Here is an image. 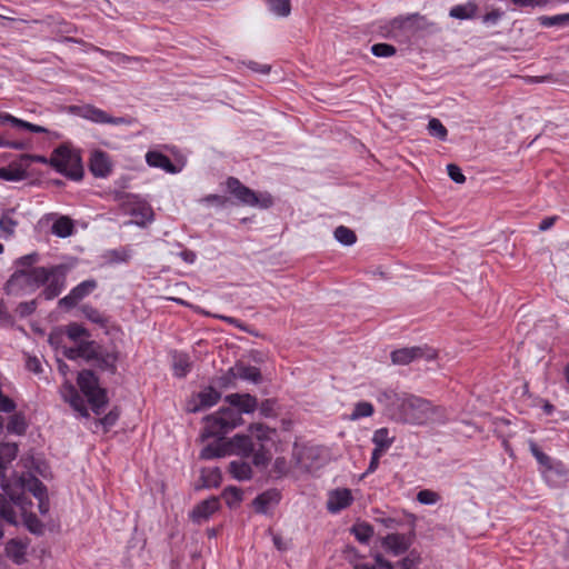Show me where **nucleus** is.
Wrapping results in <instances>:
<instances>
[{"mask_svg":"<svg viewBox=\"0 0 569 569\" xmlns=\"http://www.w3.org/2000/svg\"><path fill=\"white\" fill-rule=\"evenodd\" d=\"M252 462L256 467L263 468L268 465L271 456L261 445L257 451H253Z\"/></svg>","mask_w":569,"mask_h":569,"instance_id":"49","label":"nucleus"},{"mask_svg":"<svg viewBox=\"0 0 569 569\" xmlns=\"http://www.w3.org/2000/svg\"><path fill=\"white\" fill-rule=\"evenodd\" d=\"M221 398V393L213 387H207L198 392L194 398L188 403L189 412H198L204 408L214 406Z\"/></svg>","mask_w":569,"mask_h":569,"instance_id":"11","label":"nucleus"},{"mask_svg":"<svg viewBox=\"0 0 569 569\" xmlns=\"http://www.w3.org/2000/svg\"><path fill=\"white\" fill-rule=\"evenodd\" d=\"M11 126L17 127V128H22V129L29 130L34 133L48 132V130L42 126L33 124L31 122L24 121L22 119L16 118V117H13Z\"/></svg>","mask_w":569,"mask_h":569,"instance_id":"48","label":"nucleus"},{"mask_svg":"<svg viewBox=\"0 0 569 569\" xmlns=\"http://www.w3.org/2000/svg\"><path fill=\"white\" fill-rule=\"evenodd\" d=\"M7 555L18 565L22 563L26 556V547L17 540H10L6 546Z\"/></svg>","mask_w":569,"mask_h":569,"instance_id":"31","label":"nucleus"},{"mask_svg":"<svg viewBox=\"0 0 569 569\" xmlns=\"http://www.w3.org/2000/svg\"><path fill=\"white\" fill-rule=\"evenodd\" d=\"M229 471L233 478L240 481L249 480L252 476L250 465L244 461H231L229 465Z\"/></svg>","mask_w":569,"mask_h":569,"instance_id":"27","label":"nucleus"},{"mask_svg":"<svg viewBox=\"0 0 569 569\" xmlns=\"http://www.w3.org/2000/svg\"><path fill=\"white\" fill-rule=\"evenodd\" d=\"M49 164L58 172L72 180H80L83 176V168L79 153L68 146L56 148L49 159Z\"/></svg>","mask_w":569,"mask_h":569,"instance_id":"4","label":"nucleus"},{"mask_svg":"<svg viewBox=\"0 0 569 569\" xmlns=\"http://www.w3.org/2000/svg\"><path fill=\"white\" fill-rule=\"evenodd\" d=\"M269 9L272 13L279 17H287L290 14L291 4L290 0H267Z\"/></svg>","mask_w":569,"mask_h":569,"instance_id":"41","label":"nucleus"},{"mask_svg":"<svg viewBox=\"0 0 569 569\" xmlns=\"http://www.w3.org/2000/svg\"><path fill=\"white\" fill-rule=\"evenodd\" d=\"M26 368L34 373H40L42 371L41 362L37 357L29 356L26 361Z\"/></svg>","mask_w":569,"mask_h":569,"instance_id":"57","label":"nucleus"},{"mask_svg":"<svg viewBox=\"0 0 569 569\" xmlns=\"http://www.w3.org/2000/svg\"><path fill=\"white\" fill-rule=\"evenodd\" d=\"M202 486L206 488L218 487L221 482V472L219 468H207L201 471Z\"/></svg>","mask_w":569,"mask_h":569,"instance_id":"32","label":"nucleus"},{"mask_svg":"<svg viewBox=\"0 0 569 569\" xmlns=\"http://www.w3.org/2000/svg\"><path fill=\"white\" fill-rule=\"evenodd\" d=\"M71 111L86 120L100 124H106L109 116L106 111L92 104L74 106L71 107Z\"/></svg>","mask_w":569,"mask_h":569,"instance_id":"16","label":"nucleus"},{"mask_svg":"<svg viewBox=\"0 0 569 569\" xmlns=\"http://www.w3.org/2000/svg\"><path fill=\"white\" fill-rule=\"evenodd\" d=\"M375 412L373 406L368 401H360L355 405L353 411L351 412L349 419L352 421L359 420L361 418L371 417Z\"/></svg>","mask_w":569,"mask_h":569,"instance_id":"34","label":"nucleus"},{"mask_svg":"<svg viewBox=\"0 0 569 569\" xmlns=\"http://www.w3.org/2000/svg\"><path fill=\"white\" fill-rule=\"evenodd\" d=\"M82 311L84 313V316L92 322L94 323H99V325H104L107 322V319L106 317L99 311L97 310L96 308L93 307H90V306H84L82 308Z\"/></svg>","mask_w":569,"mask_h":569,"instance_id":"50","label":"nucleus"},{"mask_svg":"<svg viewBox=\"0 0 569 569\" xmlns=\"http://www.w3.org/2000/svg\"><path fill=\"white\" fill-rule=\"evenodd\" d=\"M227 453L226 448L219 442L207 445L200 452L202 459H213L222 457Z\"/></svg>","mask_w":569,"mask_h":569,"instance_id":"39","label":"nucleus"},{"mask_svg":"<svg viewBox=\"0 0 569 569\" xmlns=\"http://www.w3.org/2000/svg\"><path fill=\"white\" fill-rule=\"evenodd\" d=\"M447 172H448V176L450 177V179L452 181H455L456 183H463L466 181L465 174L462 173L461 169L457 164H453V163L448 164Z\"/></svg>","mask_w":569,"mask_h":569,"instance_id":"53","label":"nucleus"},{"mask_svg":"<svg viewBox=\"0 0 569 569\" xmlns=\"http://www.w3.org/2000/svg\"><path fill=\"white\" fill-rule=\"evenodd\" d=\"M538 21H539V23L542 27L559 26V24H563V23H568L569 22V13L557 14V16H553V17L541 16V17L538 18Z\"/></svg>","mask_w":569,"mask_h":569,"instance_id":"45","label":"nucleus"},{"mask_svg":"<svg viewBox=\"0 0 569 569\" xmlns=\"http://www.w3.org/2000/svg\"><path fill=\"white\" fill-rule=\"evenodd\" d=\"M206 427L201 435L202 439H222L226 433L243 423L240 413L231 408H220L217 412L204 418Z\"/></svg>","mask_w":569,"mask_h":569,"instance_id":"3","label":"nucleus"},{"mask_svg":"<svg viewBox=\"0 0 569 569\" xmlns=\"http://www.w3.org/2000/svg\"><path fill=\"white\" fill-rule=\"evenodd\" d=\"M17 226L18 222L10 216V211L4 212L0 217V236L3 238L13 236Z\"/></svg>","mask_w":569,"mask_h":569,"instance_id":"35","label":"nucleus"},{"mask_svg":"<svg viewBox=\"0 0 569 569\" xmlns=\"http://www.w3.org/2000/svg\"><path fill=\"white\" fill-rule=\"evenodd\" d=\"M227 189L242 206L259 207L266 209L272 204V198L270 194H258L250 188L242 184L240 180L234 177L228 178Z\"/></svg>","mask_w":569,"mask_h":569,"instance_id":"5","label":"nucleus"},{"mask_svg":"<svg viewBox=\"0 0 569 569\" xmlns=\"http://www.w3.org/2000/svg\"><path fill=\"white\" fill-rule=\"evenodd\" d=\"M21 480L23 488L31 492L36 498L46 497L47 489L38 478L29 475L28 477H23Z\"/></svg>","mask_w":569,"mask_h":569,"instance_id":"28","label":"nucleus"},{"mask_svg":"<svg viewBox=\"0 0 569 569\" xmlns=\"http://www.w3.org/2000/svg\"><path fill=\"white\" fill-rule=\"evenodd\" d=\"M37 308V303L34 300L29 302H21L18 307L19 313L24 317L31 315Z\"/></svg>","mask_w":569,"mask_h":569,"instance_id":"59","label":"nucleus"},{"mask_svg":"<svg viewBox=\"0 0 569 569\" xmlns=\"http://www.w3.org/2000/svg\"><path fill=\"white\" fill-rule=\"evenodd\" d=\"M114 199L123 206L127 213L134 218L136 224L144 226L153 219L152 208L146 202L139 201L136 196L119 191L116 192Z\"/></svg>","mask_w":569,"mask_h":569,"instance_id":"7","label":"nucleus"},{"mask_svg":"<svg viewBox=\"0 0 569 569\" xmlns=\"http://www.w3.org/2000/svg\"><path fill=\"white\" fill-rule=\"evenodd\" d=\"M66 332L68 338L72 341H78L82 337H89L88 330L76 322L68 325Z\"/></svg>","mask_w":569,"mask_h":569,"instance_id":"47","label":"nucleus"},{"mask_svg":"<svg viewBox=\"0 0 569 569\" xmlns=\"http://www.w3.org/2000/svg\"><path fill=\"white\" fill-rule=\"evenodd\" d=\"M48 268L36 267L14 271L6 284L7 293L21 296L34 292L48 280Z\"/></svg>","mask_w":569,"mask_h":569,"instance_id":"2","label":"nucleus"},{"mask_svg":"<svg viewBox=\"0 0 569 569\" xmlns=\"http://www.w3.org/2000/svg\"><path fill=\"white\" fill-rule=\"evenodd\" d=\"M219 500L216 497H211L198 503L191 511L190 517L193 522L201 523L208 520L218 509Z\"/></svg>","mask_w":569,"mask_h":569,"instance_id":"14","label":"nucleus"},{"mask_svg":"<svg viewBox=\"0 0 569 569\" xmlns=\"http://www.w3.org/2000/svg\"><path fill=\"white\" fill-rule=\"evenodd\" d=\"M353 500L351 490L347 488H338L329 492L327 500V509L337 513L351 505Z\"/></svg>","mask_w":569,"mask_h":569,"instance_id":"12","label":"nucleus"},{"mask_svg":"<svg viewBox=\"0 0 569 569\" xmlns=\"http://www.w3.org/2000/svg\"><path fill=\"white\" fill-rule=\"evenodd\" d=\"M428 131L431 136L437 137L440 140H446L448 130L437 118H432L428 123Z\"/></svg>","mask_w":569,"mask_h":569,"instance_id":"42","label":"nucleus"},{"mask_svg":"<svg viewBox=\"0 0 569 569\" xmlns=\"http://www.w3.org/2000/svg\"><path fill=\"white\" fill-rule=\"evenodd\" d=\"M246 66L250 70H252L254 72L263 73V74L269 73V71L271 69V67L269 64L259 63V62L252 61V60L246 62Z\"/></svg>","mask_w":569,"mask_h":569,"instance_id":"58","label":"nucleus"},{"mask_svg":"<svg viewBox=\"0 0 569 569\" xmlns=\"http://www.w3.org/2000/svg\"><path fill=\"white\" fill-rule=\"evenodd\" d=\"M395 437L390 436V431L388 428H380L373 432L372 442L375 443V449L380 452H386L387 449L391 447L393 443Z\"/></svg>","mask_w":569,"mask_h":569,"instance_id":"24","label":"nucleus"},{"mask_svg":"<svg viewBox=\"0 0 569 569\" xmlns=\"http://www.w3.org/2000/svg\"><path fill=\"white\" fill-rule=\"evenodd\" d=\"M97 286V281L93 279L84 280L76 286L69 295L60 299L59 305L67 308H73L79 301L89 296Z\"/></svg>","mask_w":569,"mask_h":569,"instance_id":"10","label":"nucleus"},{"mask_svg":"<svg viewBox=\"0 0 569 569\" xmlns=\"http://www.w3.org/2000/svg\"><path fill=\"white\" fill-rule=\"evenodd\" d=\"M237 379L258 383L261 380V372L257 367L244 365L239 361L233 366Z\"/></svg>","mask_w":569,"mask_h":569,"instance_id":"23","label":"nucleus"},{"mask_svg":"<svg viewBox=\"0 0 569 569\" xmlns=\"http://www.w3.org/2000/svg\"><path fill=\"white\" fill-rule=\"evenodd\" d=\"M226 402L241 413H252L258 406L257 398L249 393H231L226 396Z\"/></svg>","mask_w":569,"mask_h":569,"instance_id":"13","label":"nucleus"},{"mask_svg":"<svg viewBox=\"0 0 569 569\" xmlns=\"http://www.w3.org/2000/svg\"><path fill=\"white\" fill-rule=\"evenodd\" d=\"M422 353L423 351L420 347L402 348L391 352V361L395 365L405 366L422 357Z\"/></svg>","mask_w":569,"mask_h":569,"instance_id":"22","label":"nucleus"},{"mask_svg":"<svg viewBox=\"0 0 569 569\" xmlns=\"http://www.w3.org/2000/svg\"><path fill=\"white\" fill-rule=\"evenodd\" d=\"M280 500V492L276 489L267 490L254 498L253 506L257 512L266 513L268 509L276 506Z\"/></svg>","mask_w":569,"mask_h":569,"instance_id":"20","label":"nucleus"},{"mask_svg":"<svg viewBox=\"0 0 569 569\" xmlns=\"http://www.w3.org/2000/svg\"><path fill=\"white\" fill-rule=\"evenodd\" d=\"M420 558L412 552L399 562V569H416Z\"/></svg>","mask_w":569,"mask_h":569,"instance_id":"55","label":"nucleus"},{"mask_svg":"<svg viewBox=\"0 0 569 569\" xmlns=\"http://www.w3.org/2000/svg\"><path fill=\"white\" fill-rule=\"evenodd\" d=\"M27 505H30V502L27 501L23 495H10V499L0 495V518L10 525H17V513L13 506L19 507L22 512H26Z\"/></svg>","mask_w":569,"mask_h":569,"instance_id":"8","label":"nucleus"},{"mask_svg":"<svg viewBox=\"0 0 569 569\" xmlns=\"http://www.w3.org/2000/svg\"><path fill=\"white\" fill-rule=\"evenodd\" d=\"M7 430L9 433L23 435L27 430L24 416L22 413L12 415L7 423Z\"/></svg>","mask_w":569,"mask_h":569,"instance_id":"33","label":"nucleus"},{"mask_svg":"<svg viewBox=\"0 0 569 569\" xmlns=\"http://www.w3.org/2000/svg\"><path fill=\"white\" fill-rule=\"evenodd\" d=\"M382 455H383V452H380V451H377V450L372 451L371 460H370V463H369V467H368L366 473H371V472L376 471V469L379 466V460L382 457Z\"/></svg>","mask_w":569,"mask_h":569,"instance_id":"61","label":"nucleus"},{"mask_svg":"<svg viewBox=\"0 0 569 569\" xmlns=\"http://www.w3.org/2000/svg\"><path fill=\"white\" fill-rule=\"evenodd\" d=\"M119 418V413L117 411H110L108 415H106L102 419H101V423L104 426V427H111L116 423V421L118 420Z\"/></svg>","mask_w":569,"mask_h":569,"instance_id":"63","label":"nucleus"},{"mask_svg":"<svg viewBox=\"0 0 569 569\" xmlns=\"http://www.w3.org/2000/svg\"><path fill=\"white\" fill-rule=\"evenodd\" d=\"M249 431L252 438H256L258 441H264L269 439V435L271 432V429L262 423H252L249 427Z\"/></svg>","mask_w":569,"mask_h":569,"instance_id":"44","label":"nucleus"},{"mask_svg":"<svg viewBox=\"0 0 569 569\" xmlns=\"http://www.w3.org/2000/svg\"><path fill=\"white\" fill-rule=\"evenodd\" d=\"M97 362H98V367L103 369V370H108L110 371L111 373H114L116 370H117V360H118V356L117 353L114 352H107V353H102L100 351V357L99 359H94Z\"/></svg>","mask_w":569,"mask_h":569,"instance_id":"37","label":"nucleus"},{"mask_svg":"<svg viewBox=\"0 0 569 569\" xmlns=\"http://www.w3.org/2000/svg\"><path fill=\"white\" fill-rule=\"evenodd\" d=\"M137 123V119L130 116L126 117H112L108 116L107 124H114V126H132Z\"/></svg>","mask_w":569,"mask_h":569,"instance_id":"54","label":"nucleus"},{"mask_svg":"<svg viewBox=\"0 0 569 569\" xmlns=\"http://www.w3.org/2000/svg\"><path fill=\"white\" fill-rule=\"evenodd\" d=\"M375 559L378 567L377 569H395L392 563L386 560L381 555H377Z\"/></svg>","mask_w":569,"mask_h":569,"instance_id":"64","label":"nucleus"},{"mask_svg":"<svg viewBox=\"0 0 569 569\" xmlns=\"http://www.w3.org/2000/svg\"><path fill=\"white\" fill-rule=\"evenodd\" d=\"M477 13V6L473 2L458 4L450 9L449 16L455 19H471Z\"/></svg>","mask_w":569,"mask_h":569,"instance_id":"26","label":"nucleus"},{"mask_svg":"<svg viewBox=\"0 0 569 569\" xmlns=\"http://www.w3.org/2000/svg\"><path fill=\"white\" fill-rule=\"evenodd\" d=\"M80 357L86 360H94L100 357V347L94 341L83 340L78 343Z\"/></svg>","mask_w":569,"mask_h":569,"instance_id":"29","label":"nucleus"},{"mask_svg":"<svg viewBox=\"0 0 569 569\" xmlns=\"http://www.w3.org/2000/svg\"><path fill=\"white\" fill-rule=\"evenodd\" d=\"M335 238L337 241L345 246H351L357 240L356 233L345 226H339L335 230Z\"/></svg>","mask_w":569,"mask_h":569,"instance_id":"40","label":"nucleus"},{"mask_svg":"<svg viewBox=\"0 0 569 569\" xmlns=\"http://www.w3.org/2000/svg\"><path fill=\"white\" fill-rule=\"evenodd\" d=\"M515 4L520 7H545L548 0H511Z\"/></svg>","mask_w":569,"mask_h":569,"instance_id":"60","label":"nucleus"},{"mask_svg":"<svg viewBox=\"0 0 569 569\" xmlns=\"http://www.w3.org/2000/svg\"><path fill=\"white\" fill-rule=\"evenodd\" d=\"M146 161L150 167L160 168L169 173H177L179 171L166 154L158 151L147 152Z\"/></svg>","mask_w":569,"mask_h":569,"instance_id":"21","label":"nucleus"},{"mask_svg":"<svg viewBox=\"0 0 569 569\" xmlns=\"http://www.w3.org/2000/svg\"><path fill=\"white\" fill-rule=\"evenodd\" d=\"M439 499V495L429 489L420 490L417 495V500L422 505H435Z\"/></svg>","mask_w":569,"mask_h":569,"instance_id":"51","label":"nucleus"},{"mask_svg":"<svg viewBox=\"0 0 569 569\" xmlns=\"http://www.w3.org/2000/svg\"><path fill=\"white\" fill-rule=\"evenodd\" d=\"M38 261V254L37 253H30L27 256H23L19 258L18 264L22 267H31L33 263Z\"/></svg>","mask_w":569,"mask_h":569,"instance_id":"62","label":"nucleus"},{"mask_svg":"<svg viewBox=\"0 0 569 569\" xmlns=\"http://www.w3.org/2000/svg\"><path fill=\"white\" fill-rule=\"evenodd\" d=\"M378 401L389 408L391 416L401 422L410 425H426L439 421L441 413L427 399L415 395L397 393L386 390L379 393Z\"/></svg>","mask_w":569,"mask_h":569,"instance_id":"1","label":"nucleus"},{"mask_svg":"<svg viewBox=\"0 0 569 569\" xmlns=\"http://www.w3.org/2000/svg\"><path fill=\"white\" fill-rule=\"evenodd\" d=\"M530 451L532 456L537 459V461L543 466L547 470H555L559 475H565L566 469L561 462L553 463L552 459L542 452L536 442L530 441L529 443Z\"/></svg>","mask_w":569,"mask_h":569,"instance_id":"19","label":"nucleus"},{"mask_svg":"<svg viewBox=\"0 0 569 569\" xmlns=\"http://www.w3.org/2000/svg\"><path fill=\"white\" fill-rule=\"evenodd\" d=\"M74 226L69 217L62 216L57 219L51 228L53 234L60 238L70 237L73 233Z\"/></svg>","mask_w":569,"mask_h":569,"instance_id":"25","label":"nucleus"},{"mask_svg":"<svg viewBox=\"0 0 569 569\" xmlns=\"http://www.w3.org/2000/svg\"><path fill=\"white\" fill-rule=\"evenodd\" d=\"M172 367L174 376L179 378L187 376L191 369V361L189 356L186 353H174Z\"/></svg>","mask_w":569,"mask_h":569,"instance_id":"30","label":"nucleus"},{"mask_svg":"<svg viewBox=\"0 0 569 569\" xmlns=\"http://www.w3.org/2000/svg\"><path fill=\"white\" fill-rule=\"evenodd\" d=\"M382 546L395 556L406 552L411 546V539L401 533H390L382 540Z\"/></svg>","mask_w":569,"mask_h":569,"instance_id":"17","label":"nucleus"},{"mask_svg":"<svg viewBox=\"0 0 569 569\" xmlns=\"http://www.w3.org/2000/svg\"><path fill=\"white\" fill-rule=\"evenodd\" d=\"M16 410V403L12 399L4 396L2 391L0 392V411L2 412H13Z\"/></svg>","mask_w":569,"mask_h":569,"instance_id":"56","label":"nucleus"},{"mask_svg":"<svg viewBox=\"0 0 569 569\" xmlns=\"http://www.w3.org/2000/svg\"><path fill=\"white\" fill-rule=\"evenodd\" d=\"M228 447L230 448V452L241 456L243 458H248L254 451V445L249 435H236L233 436L229 442Z\"/></svg>","mask_w":569,"mask_h":569,"instance_id":"15","label":"nucleus"},{"mask_svg":"<svg viewBox=\"0 0 569 569\" xmlns=\"http://www.w3.org/2000/svg\"><path fill=\"white\" fill-rule=\"evenodd\" d=\"M111 170L108 156L102 151H96L90 158V171L94 177H107Z\"/></svg>","mask_w":569,"mask_h":569,"instance_id":"18","label":"nucleus"},{"mask_svg":"<svg viewBox=\"0 0 569 569\" xmlns=\"http://www.w3.org/2000/svg\"><path fill=\"white\" fill-rule=\"evenodd\" d=\"M48 280L43 284L44 289L42 290V296L47 300H52L58 297L66 282V272L63 266H54L48 268Z\"/></svg>","mask_w":569,"mask_h":569,"instance_id":"9","label":"nucleus"},{"mask_svg":"<svg viewBox=\"0 0 569 569\" xmlns=\"http://www.w3.org/2000/svg\"><path fill=\"white\" fill-rule=\"evenodd\" d=\"M18 453V446L16 443H1L0 445V462L7 465L12 461Z\"/></svg>","mask_w":569,"mask_h":569,"instance_id":"43","label":"nucleus"},{"mask_svg":"<svg viewBox=\"0 0 569 569\" xmlns=\"http://www.w3.org/2000/svg\"><path fill=\"white\" fill-rule=\"evenodd\" d=\"M104 258L110 263L128 262L131 258V250L128 248L109 250L106 252Z\"/></svg>","mask_w":569,"mask_h":569,"instance_id":"36","label":"nucleus"},{"mask_svg":"<svg viewBox=\"0 0 569 569\" xmlns=\"http://www.w3.org/2000/svg\"><path fill=\"white\" fill-rule=\"evenodd\" d=\"M236 373L233 367L229 368L221 377L218 378V386L221 388H231L236 386Z\"/></svg>","mask_w":569,"mask_h":569,"instance_id":"52","label":"nucleus"},{"mask_svg":"<svg viewBox=\"0 0 569 569\" xmlns=\"http://www.w3.org/2000/svg\"><path fill=\"white\" fill-rule=\"evenodd\" d=\"M352 532L358 541L365 543L372 537L373 528L367 522H359L352 527Z\"/></svg>","mask_w":569,"mask_h":569,"instance_id":"38","label":"nucleus"},{"mask_svg":"<svg viewBox=\"0 0 569 569\" xmlns=\"http://www.w3.org/2000/svg\"><path fill=\"white\" fill-rule=\"evenodd\" d=\"M78 385L88 398L93 411L100 415L107 403L106 391L99 387L98 378L91 370H82L78 375Z\"/></svg>","mask_w":569,"mask_h":569,"instance_id":"6","label":"nucleus"},{"mask_svg":"<svg viewBox=\"0 0 569 569\" xmlns=\"http://www.w3.org/2000/svg\"><path fill=\"white\" fill-rule=\"evenodd\" d=\"M371 52L376 57L389 58L392 57L397 50L392 44L389 43H376L371 47Z\"/></svg>","mask_w":569,"mask_h":569,"instance_id":"46","label":"nucleus"}]
</instances>
